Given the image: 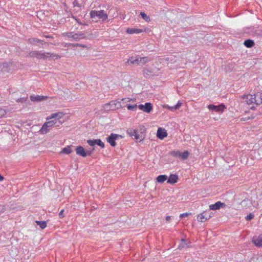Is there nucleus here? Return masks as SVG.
Segmentation results:
<instances>
[{
  "mask_svg": "<svg viewBox=\"0 0 262 262\" xmlns=\"http://www.w3.org/2000/svg\"><path fill=\"white\" fill-rule=\"evenodd\" d=\"M171 155L175 157H180L181 156V152L180 151H172Z\"/></svg>",
  "mask_w": 262,
  "mask_h": 262,
  "instance_id": "obj_38",
  "label": "nucleus"
},
{
  "mask_svg": "<svg viewBox=\"0 0 262 262\" xmlns=\"http://www.w3.org/2000/svg\"><path fill=\"white\" fill-rule=\"evenodd\" d=\"M72 152V150L71 149V146H68L67 147H64L62 150V152L66 153L67 154H69Z\"/></svg>",
  "mask_w": 262,
  "mask_h": 262,
  "instance_id": "obj_32",
  "label": "nucleus"
},
{
  "mask_svg": "<svg viewBox=\"0 0 262 262\" xmlns=\"http://www.w3.org/2000/svg\"><path fill=\"white\" fill-rule=\"evenodd\" d=\"M143 32H146V29L128 28L126 30L128 34H139Z\"/></svg>",
  "mask_w": 262,
  "mask_h": 262,
  "instance_id": "obj_14",
  "label": "nucleus"
},
{
  "mask_svg": "<svg viewBox=\"0 0 262 262\" xmlns=\"http://www.w3.org/2000/svg\"><path fill=\"white\" fill-rule=\"evenodd\" d=\"M40 41H39V43H41V44H43L45 43V42L43 41V40H40Z\"/></svg>",
  "mask_w": 262,
  "mask_h": 262,
  "instance_id": "obj_53",
  "label": "nucleus"
},
{
  "mask_svg": "<svg viewBox=\"0 0 262 262\" xmlns=\"http://www.w3.org/2000/svg\"><path fill=\"white\" fill-rule=\"evenodd\" d=\"M211 217L210 210L204 211L203 213L198 215L197 219L201 222H205Z\"/></svg>",
  "mask_w": 262,
  "mask_h": 262,
  "instance_id": "obj_7",
  "label": "nucleus"
},
{
  "mask_svg": "<svg viewBox=\"0 0 262 262\" xmlns=\"http://www.w3.org/2000/svg\"><path fill=\"white\" fill-rule=\"evenodd\" d=\"M29 41L31 44H34L36 42H39L40 39L36 38H31L29 39Z\"/></svg>",
  "mask_w": 262,
  "mask_h": 262,
  "instance_id": "obj_37",
  "label": "nucleus"
},
{
  "mask_svg": "<svg viewBox=\"0 0 262 262\" xmlns=\"http://www.w3.org/2000/svg\"><path fill=\"white\" fill-rule=\"evenodd\" d=\"M63 116V114L62 112H58L56 113L52 114L50 116V118H47V120H49V119H52V118H58L60 119L62 118Z\"/></svg>",
  "mask_w": 262,
  "mask_h": 262,
  "instance_id": "obj_24",
  "label": "nucleus"
},
{
  "mask_svg": "<svg viewBox=\"0 0 262 262\" xmlns=\"http://www.w3.org/2000/svg\"><path fill=\"white\" fill-rule=\"evenodd\" d=\"M170 220H171V216H167L166 217V221H167V222H169V221H170Z\"/></svg>",
  "mask_w": 262,
  "mask_h": 262,
  "instance_id": "obj_48",
  "label": "nucleus"
},
{
  "mask_svg": "<svg viewBox=\"0 0 262 262\" xmlns=\"http://www.w3.org/2000/svg\"><path fill=\"white\" fill-rule=\"evenodd\" d=\"M157 137L160 139H163L167 136V134L164 129L159 128L157 134Z\"/></svg>",
  "mask_w": 262,
  "mask_h": 262,
  "instance_id": "obj_17",
  "label": "nucleus"
},
{
  "mask_svg": "<svg viewBox=\"0 0 262 262\" xmlns=\"http://www.w3.org/2000/svg\"><path fill=\"white\" fill-rule=\"evenodd\" d=\"M253 97H254V96L252 95H244L242 97V98L244 100H245V102L248 104H250L252 103H254V100Z\"/></svg>",
  "mask_w": 262,
  "mask_h": 262,
  "instance_id": "obj_20",
  "label": "nucleus"
},
{
  "mask_svg": "<svg viewBox=\"0 0 262 262\" xmlns=\"http://www.w3.org/2000/svg\"><path fill=\"white\" fill-rule=\"evenodd\" d=\"M50 128L47 127V125L44 123L39 130V132L41 134H46L50 131Z\"/></svg>",
  "mask_w": 262,
  "mask_h": 262,
  "instance_id": "obj_25",
  "label": "nucleus"
},
{
  "mask_svg": "<svg viewBox=\"0 0 262 262\" xmlns=\"http://www.w3.org/2000/svg\"><path fill=\"white\" fill-rule=\"evenodd\" d=\"M64 209H62L60 212L59 213V217L60 218H62L64 217V214H63V212H64Z\"/></svg>",
  "mask_w": 262,
  "mask_h": 262,
  "instance_id": "obj_42",
  "label": "nucleus"
},
{
  "mask_svg": "<svg viewBox=\"0 0 262 262\" xmlns=\"http://www.w3.org/2000/svg\"><path fill=\"white\" fill-rule=\"evenodd\" d=\"M30 98L31 100L32 101H34H34H36V102L41 101L45 100L48 98V97L47 96H39V95H36V96L31 95Z\"/></svg>",
  "mask_w": 262,
  "mask_h": 262,
  "instance_id": "obj_16",
  "label": "nucleus"
},
{
  "mask_svg": "<svg viewBox=\"0 0 262 262\" xmlns=\"http://www.w3.org/2000/svg\"><path fill=\"white\" fill-rule=\"evenodd\" d=\"M76 154L82 157H85L88 155H91V151H87L81 146H78L75 149Z\"/></svg>",
  "mask_w": 262,
  "mask_h": 262,
  "instance_id": "obj_8",
  "label": "nucleus"
},
{
  "mask_svg": "<svg viewBox=\"0 0 262 262\" xmlns=\"http://www.w3.org/2000/svg\"><path fill=\"white\" fill-rule=\"evenodd\" d=\"M45 37H46V38H53V37H52V36H49V35H46V36H45Z\"/></svg>",
  "mask_w": 262,
  "mask_h": 262,
  "instance_id": "obj_52",
  "label": "nucleus"
},
{
  "mask_svg": "<svg viewBox=\"0 0 262 262\" xmlns=\"http://www.w3.org/2000/svg\"><path fill=\"white\" fill-rule=\"evenodd\" d=\"M132 100V99L130 98H123L121 99V101L124 102L125 103L130 102Z\"/></svg>",
  "mask_w": 262,
  "mask_h": 262,
  "instance_id": "obj_44",
  "label": "nucleus"
},
{
  "mask_svg": "<svg viewBox=\"0 0 262 262\" xmlns=\"http://www.w3.org/2000/svg\"><path fill=\"white\" fill-rule=\"evenodd\" d=\"M63 46L64 47H71V43H63Z\"/></svg>",
  "mask_w": 262,
  "mask_h": 262,
  "instance_id": "obj_45",
  "label": "nucleus"
},
{
  "mask_svg": "<svg viewBox=\"0 0 262 262\" xmlns=\"http://www.w3.org/2000/svg\"><path fill=\"white\" fill-rule=\"evenodd\" d=\"M62 35L68 37L71 41H79L80 39L87 38L85 34L83 32H78L75 33L73 32H66L62 33Z\"/></svg>",
  "mask_w": 262,
  "mask_h": 262,
  "instance_id": "obj_1",
  "label": "nucleus"
},
{
  "mask_svg": "<svg viewBox=\"0 0 262 262\" xmlns=\"http://www.w3.org/2000/svg\"><path fill=\"white\" fill-rule=\"evenodd\" d=\"M189 156V152L187 150L183 152H181V156L180 158H181L182 159H186Z\"/></svg>",
  "mask_w": 262,
  "mask_h": 262,
  "instance_id": "obj_34",
  "label": "nucleus"
},
{
  "mask_svg": "<svg viewBox=\"0 0 262 262\" xmlns=\"http://www.w3.org/2000/svg\"><path fill=\"white\" fill-rule=\"evenodd\" d=\"M167 179V176L166 175H160L157 177L156 180L159 183H163Z\"/></svg>",
  "mask_w": 262,
  "mask_h": 262,
  "instance_id": "obj_27",
  "label": "nucleus"
},
{
  "mask_svg": "<svg viewBox=\"0 0 262 262\" xmlns=\"http://www.w3.org/2000/svg\"><path fill=\"white\" fill-rule=\"evenodd\" d=\"M140 15L142 17L143 19H144L146 21H148L150 20L149 17L145 13L141 12Z\"/></svg>",
  "mask_w": 262,
  "mask_h": 262,
  "instance_id": "obj_36",
  "label": "nucleus"
},
{
  "mask_svg": "<svg viewBox=\"0 0 262 262\" xmlns=\"http://www.w3.org/2000/svg\"><path fill=\"white\" fill-rule=\"evenodd\" d=\"M137 64L138 65H140V58H137V59H134L133 57H132L131 59H128L126 62V64Z\"/></svg>",
  "mask_w": 262,
  "mask_h": 262,
  "instance_id": "obj_23",
  "label": "nucleus"
},
{
  "mask_svg": "<svg viewBox=\"0 0 262 262\" xmlns=\"http://www.w3.org/2000/svg\"><path fill=\"white\" fill-rule=\"evenodd\" d=\"M208 108L209 110L214 111L216 112H222L225 110L226 107L223 104H221L219 105L209 104L208 105Z\"/></svg>",
  "mask_w": 262,
  "mask_h": 262,
  "instance_id": "obj_9",
  "label": "nucleus"
},
{
  "mask_svg": "<svg viewBox=\"0 0 262 262\" xmlns=\"http://www.w3.org/2000/svg\"><path fill=\"white\" fill-rule=\"evenodd\" d=\"M6 114V111L5 110L0 108V118H2Z\"/></svg>",
  "mask_w": 262,
  "mask_h": 262,
  "instance_id": "obj_41",
  "label": "nucleus"
},
{
  "mask_svg": "<svg viewBox=\"0 0 262 262\" xmlns=\"http://www.w3.org/2000/svg\"><path fill=\"white\" fill-rule=\"evenodd\" d=\"M37 225H39L41 229H43L47 227V223L45 221H36Z\"/></svg>",
  "mask_w": 262,
  "mask_h": 262,
  "instance_id": "obj_30",
  "label": "nucleus"
},
{
  "mask_svg": "<svg viewBox=\"0 0 262 262\" xmlns=\"http://www.w3.org/2000/svg\"><path fill=\"white\" fill-rule=\"evenodd\" d=\"M90 16L93 19V21H97L101 19L102 21L105 20L107 18V14L104 10H93L90 12Z\"/></svg>",
  "mask_w": 262,
  "mask_h": 262,
  "instance_id": "obj_2",
  "label": "nucleus"
},
{
  "mask_svg": "<svg viewBox=\"0 0 262 262\" xmlns=\"http://www.w3.org/2000/svg\"><path fill=\"white\" fill-rule=\"evenodd\" d=\"M152 59L147 57H144L140 58V65H143L151 60Z\"/></svg>",
  "mask_w": 262,
  "mask_h": 262,
  "instance_id": "obj_28",
  "label": "nucleus"
},
{
  "mask_svg": "<svg viewBox=\"0 0 262 262\" xmlns=\"http://www.w3.org/2000/svg\"><path fill=\"white\" fill-rule=\"evenodd\" d=\"M38 51H32L30 52L29 53L28 56L30 57H36L38 59V54H39Z\"/></svg>",
  "mask_w": 262,
  "mask_h": 262,
  "instance_id": "obj_29",
  "label": "nucleus"
},
{
  "mask_svg": "<svg viewBox=\"0 0 262 262\" xmlns=\"http://www.w3.org/2000/svg\"><path fill=\"white\" fill-rule=\"evenodd\" d=\"M12 64H8L6 62L0 63V71L3 72H9Z\"/></svg>",
  "mask_w": 262,
  "mask_h": 262,
  "instance_id": "obj_19",
  "label": "nucleus"
},
{
  "mask_svg": "<svg viewBox=\"0 0 262 262\" xmlns=\"http://www.w3.org/2000/svg\"><path fill=\"white\" fill-rule=\"evenodd\" d=\"M120 138L122 139L123 137L121 135L112 133L111 135L107 138L106 140L112 146L115 147L116 145L115 141Z\"/></svg>",
  "mask_w": 262,
  "mask_h": 262,
  "instance_id": "obj_6",
  "label": "nucleus"
},
{
  "mask_svg": "<svg viewBox=\"0 0 262 262\" xmlns=\"http://www.w3.org/2000/svg\"><path fill=\"white\" fill-rule=\"evenodd\" d=\"M79 46H78V47H81L84 48H89L88 46L85 45L80 44L79 43Z\"/></svg>",
  "mask_w": 262,
  "mask_h": 262,
  "instance_id": "obj_47",
  "label": "nucleus"
},
{
  "mask_svg": "<svg viewBox=\"0 0 262 262\" xmlns=\"http://www.w3.org/2000/svg\"><path fill=\"white\" fill-rule=\"evenodd\" d=\"M76 3V2L75 1L73 3V4L74 5V6H75V3Z\"/></svg>",
  "mask_w": 262,
  "mask_h": 262,
  "instance_id": "obj_56",
  "label": "nucleus"
},
{
  "mask_svg": "<svg viewBox=\"0 0 262 262\" xmlns=\"http://www.w3.org/2000/svg\"><path fill=\"white\" fill-rule=\"evenodd\" d=\"M189 246L187 245V242L185 240L182 239L181 240V243L179 246V249H182L184 248H187Z\"/></svg>",
  "mask_w": 262,
  "mask_h": 262,
  "instance_id": "obj_31",
  "label": "nucleus"
},
{
  "mask_svg": "<svg viewBox=\"0 0 262 262\" xmlns=\"http://www.w3.org/2000/svg\"><path fill=\"white\" fill-rule=\"evenodd\" d=\"M4 180V178L3 176H2L1 174H0V181H2Z\"/></svg>",
  "mask_w": 262,
  "mask_h": 262,
  "instance_id": "obj_55",
  "label": "nucleus"
},
{
  "mask_svg": "<svg viewBox=\"0 0 262 262\" xmlns=\"http://www.w3.org/2000/svg\"><path fill=\"white\" fill-rule=\"evenodd\" d=\"M110 105L112 110H114L116 108H119L120 107H122L121 104V102L116 101H112L108 103Z\"/></svg>",
  "mask_w": 262,
  "mask_h": 262,
  "instance_id": "obj_18",
  "label": "nucleus"
},
{
  "mask_svg": "<svg viewBox=\"0 0 262 262\" xmlns=\"http://www.w3.org/2000/svg\"><path fill=\"white\" fill-rule=\"evenodd\" d=\"M254 103L260 105L262 103V93L258 92L253 95Z\"/></svg>",
  "mask_w": 262,
  "mask_h": 262,
  "instance_id": "obj_13",
  "label": "nucleus"
},
{
  "mask_svg": "<svg viewBox=\"0 0 262 262\" xmlns=\"http://www.w3.org/2000/svg\"><path fill=\"white\" fill-rule=\"evenodd\" d=\"M127 133L129 135L130 137H134V138L137 141L139 140L140 141H141L143 140V139L145 138V135L143 134V132L142 131L141 132L140 134H139L138 130L134 129L133 128H129L127 129Z\"/></svg>",
  "mask_w": 262,
  "mask_h": 262,
  "instance_id": "obj_3",
  "label": "nucleus"
},
{
  "mask_svg": "<svg viewBox=\"0 0 262 262\" xmlns=\"http://www.w3.org/2000/svg\"><path fill=\"white\" fill-rule=\"evenodd\" d=\"M58 59L60 58V56L55 53H51L50 52H39L38 59L46 60L48 58Z\"/></svg>",
  "mask_w": 262,
  "mask_h": 262,
  "instance_id": "obj_4",
  "label": "nucleus"
},
{
  "mask_svg": "<svg viewBox=\"0 0 262 262\" xmlns=\"http://www.w3.org/2000/svg\"><path fill=\"white\" fill-rule=\"evenodd\" d=\"M56 123V121L52 120L45 122V123L47 125V127H49V128H51Z\"/></svg>",
  "mask_w": 262,
  "mask_h": 262,
  "instance_id": "obj_33",
  "label": "nucleus"
},
{
  "mask_svg": "<svg viewBox=\"0 0 262 262\" xmlns=\"http://www.w3.org/2000/svg\"><path fill=\"white\" fill-rule=\"evenodd\" d=\"M103 110L105 112L109 111L110 110H112L108 103H106L103 106Z\"/></svg>",
  "mask_w": 262,
  "mask_h": 262,
  "instance_id": "obj_39",
  "label": "nucleus"
},
{
  "mask_svg": "<svg viewBox=\"0 0 262 262\" xmlns=\"http://www.w3.org/2000/svg\"><path fill=\"white\" fill-rule=\"evenodd\" d=\"M126 107L127 108L128 110H132V111H135L137 107H138V106L137 105V104H135V105H130V104H127L126 105Z\"/></svg>",
  "mask_w": 262,
  "mask_h": 262,
  "instance_id": "obj_35",
  "label": "nucleus"
},
{
  "mask_svg": "<svg viewBox=\"0 0 262 262\" xmlns=\"http://www.w3.org/2000/svg\"><path fill=\"white\" fill-rule=\"evenodd\" d=\"M159 73V69L157 68L154 69L145 68L143 71V75L146 78L150 76H158Z\"/></svg>",
  "mask_w": 262,
  "mask_h": 262,
  "instance_id": "obj_5",
  "label": "nucleus"
},
{
  "mask_svg": "<svg viewBox=\"0 0 262 262\" xmlns=\"http://www.w3.org/2000/svg\"><path fill=\"white\" fill-rule=\"evenodd\" d=\"M138 108L147 113H149L152 110V106L150 103L146 102L144 105H139Z\"/></svg>",
  "mask_w": 262,
  "mask_h": 262,
  "instance_id": "obj_10",
  "label": "nucleus"
},
{
  "mask_svg": "<svg viewBox=\"0 0 262 262\" xmlns=\"http://www.w3.org/2000/svg\"><path fill=\"white\" fill-rule=\"evenodd\" d=\"M181 105L182 103L180 101H179L177 104L173 106H170L167 105L165 106V107L168 108L169 110L171 111H174L175 110H179L181 107Z\"/></svg>",
  "mask_w": 262,
  "mask_h": 262,
  "instance_id": "obj_22",
  "label": "nucleus"
},
{
  "mask_svg": "<svg viewBox=\"0 0 262 262\" xmlns=\"http://www.w3.org/2000/svg\"><path fill=\"white\" fill-rule=\"evenodd\" d=\"M253 217H254V214L251 213L246 217V219L247 221H251L252 219H253Z\"/></svg>",
  "mask_w": 262,
  "mask_h": 262,
  "instance_id": "obj_40",
  "label": "nucleus"
},
{
  "mask_svg": "<svg viewBox=\"0 0 262 262\" xmlns=\"http://www.w3.org/2000/svg\"><path fill=\"white\" fill-rule=\"evenodd\" d=\"M252 243L257 247H262V234L258 236H254L252 238Z\"/></svg>",
  "mask_w": 262,
  "mask_h": 262,
  "instance_id": "obj_12",
  "label": "nucleus"
},
{
  "mask_svg": "<svg viewBox=\"0 0 262 262\" xmlns=\"http://www.w3.org/2000/svg\"><path fill=\"white\" fill-rule=\"evenodd\" d=\"M244 45L247 48H251L254 45V42L251 39H247L244 42Z\"/></svg>",
  "mask_w": 262,
  "mask_h": 262,
  "instance_id": "obj_26",
  "label": "nucleus"
},
{
  "mask_svg": "<svg viewBox=\"0 0 262 262\" xmlns=\"http://www.w3.org/2000/svg\"><path fill=\"white\" fill-rule=\"evenodd\" d=\"M178 180V176L176 174H171L167 180V183L169 184H174L177 182Z\"/></svg>",
  "mask_w": 262,
  "mask_h": 262,
  "instance_id": "obj_21",
  "label": "nucleus"
},
{
  "mask_svg": "<svg viewBox=\"0 0 262 262\" xmlns=\"http://www.w3.org/2000/svg\"><path fill=\"white\" fill-rule=\"evenodd\" d=\"M225 206L226 205L224 203L219 201L216 202L214 204L210 205L209 206V210H217L219 209L221 207H225Z\"/></svg>",
  "mask_w": 262,
  "mask_h": 262,
  "instance_id": "obj_15",
  "label": "nucleus"
},
{
  "mask_svg": "<svg viewBox=\"0 0 262 262\" xmlns=\"http://www.w3.org/2000/svg\"><path fill=\"white\" fill-rule=\"evenodd\" d=\"M4 209V206L2 205H0V212L2 211Z\"/></svg>",
  "mask_w": 262,
  "mask_h": 262,
  "instance_id": "obj_51",
  "label": "nucleus"
},
{
  "mask_svg": "<svg viewBox=\"0 0 262 262\" xmlns=\"http://www.w3.org/2000/svg\"><path fill=\"white\" fill-rule=\"evenodd\" d=\"M27 98V97L21 98L20 99H18L16 101H17V102H23L26 101Z\"/></svg>",
  "mask_w": 262,
  "mask_h": 262,
  "instance_id": "obj_43",
  "label": "nucleus"
},
{
  "mask_svg": "<svg viewBox=\"0 0 262 262\" xmlns=\"http://www.w3.org/2000/svg\"><path fill=\"white\" fill-rule=\"evenodd\" d=\"M188 214H188V213H183V214H181L180 215V217L181 218H182V217H186V216H187L188 215Z\"/></svg>",
  "mask_w": 262,
  "mask_h": 262,
  "instance_id": "obj_46",
  "label": "nucleus"
},
{
  "mask_svg": "<svg viewBox=\"0 0 262 262\" xmlns=\"http://www.w3.org/2000/svg\"><path fill=\"white\" fill-rule=\"evenodd\" d=\"M87 143L91 146H94L95 145H97L101 147V148H104L105 145L103 142L100 139H95V140H88Z\"/></svg>",
  "mask_w": 262,
  "mask_h": 262,
  "instance_id": "obj_11",
  "label": "nucleus"
},
{
  "mask_svg": "<svg viewBox=\"0 0 262 262\" xmlns=\"http://www.w3.org/2000/svg\"><path fill=\"white\" fill-rule=\"evenodd\" d=\"M94 150V148H93L92 149H91V150H86L87 151H91V154L93 152V151Z\"/></svg>",
  "mask_w": 262,
  "mask_h": 262,
  "instance_id": "obj_54",
  "label": "nucleus"
},
{
  "mask_svg": "<svg viewBox=\"0 0 262 262\" xmlns=\"http://www.w3.org/2000/svg\"><path fill=\"white\" fill-rule=\"evenodd\" d=\"M249 119H250V118L248 117V118H242L241 120L242 121H246V120H249Z\"/></svg>",
  "mask_w": 262,
  "mask_h": 262,
  "instance_id": "obj_50",
  "label": "nucleus"
},
{
  "mask_svg": "<svg viewBox=\"0 0 262 262\" xmlns=\"http://www.w3.org/2000/svg\"><path fill=\"white\" fill-rule=\"evenodd\" d=\"M78 46H79V43H71V47H78Z\"/></svg>",
  "mask_w": 262,
  "mask_h": 262,
  "instance_id": "obj_49",
  "label": "nucleus"
}]
</instances>
